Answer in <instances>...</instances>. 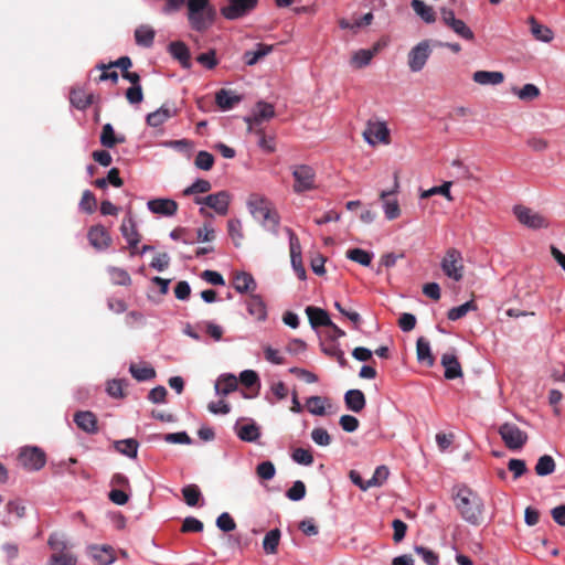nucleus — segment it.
Wrapping results in <instances>:
<instances>
[{"label":"nucleus","mask_w":565,"mask_h":565,"mask_svg":"<svg viewBox=\"0 0 565 565\" xmlns=\"http://www.w3.org/2000/svg\"><path fill=\"white\" fill-rule=\"evenodd\" d=\"M327 399L320 396H311L307 399L308 412L316 416H323L326 414Z\"/></svg>","instance_id":"nucleus-48"},{"label":"nucleus","mask_w":565,"mask_h":565,"mask_svg":"<svg viewBox=\"0 0 565 565\" xmlns=\"http://www.w3.org/2000/svg\"><path fill=\"white\" fill-rule=\"evenodd\" d=\"M216 526L223 532L234 531L236 523L227 512L221 513L216 519Z\"/></svg>","instance_id":"nucleus-60"},{"label":"nucleus","mask_w":565,"mask_h":565,"mask_svg":"<svg viewBox=\"0 0 565 565\" xmlns=\"http://www.w3.org/2000/svg\"><path fill=\"white\" fill-rule=\"evenodd\" d=\"M74 423L87 434H96L98 430L97 417L90 411H79L74 414Z\"/></svg>","instance_id":"nucleus-21"},{"label":"nucleus","mask_w":565,"mask_h":565,"mask_svg":"<svg viewBox=\"0 0 565 565\" xmlns=\"http://www.w3.org/2000/svg\"><path fill=\"white\" fill-rule=\"evenodd\" d=\"M93 96L87 95L82 89H73L71 92L70 100L74 107L77 109H85L92 104Z\"/></svg>","instance_id":"nucleus-44"},{"label":"nucleus","mask_w":565,"mask_h":565,"mask_svg":"<svg viewBox=\"0 0 565 565\" xmlns=\"http://www.w3.org/2000/svg\"><path fill=\"white\" fill-rule=\"evenodd\" d=\"M90 245L97 250H105L111 245V236L103 225H94L87 233Z\"/></svg>","instance_id":"nucleus-14"},{"label":"nucleus","mask_w":565,"mask_h":565,"mask_svg":"<svg viewBox=\"0 0 565 565\" xmlns=\"http://www.w3.org/2000/svg\"><path fill=\"white\" fill-rule=\"evenodd\" d=\"M411 7L426 23L435 22L436 15L433 8L427 6L423 0H413Z\"/></svg>","instance_id":"nucleus-39"},{"label":"nucleus","mask_w":565,"mask_h":565,"mask_svg":"<svg viewBox=\"0 0 565 565\" xmlns=\"http://www.w3.org/2000/svg\"><path fill=\"white\" fill-rule=\"evenodd\" d=\"M365 141L375 146L380 142H390V130L384 121H372L369 120L365 130L363 131Z\"/></svg>","instance_id":"nucleus-11"},{"label":"nucleus","mask_w":565,"mask_h":565,"mask_svg":"<svg viewBox=\"0 0 565 565\" xmlns=\"http://www.w3.org/2000/svg\"><path fill=\"white\" fill-rule=\"evenodd\" d=\"M398 190V181L395 178L394 188L392 190H383L380 193V199L383 201V211L385 217L388 221L395 220L401 215L399 204L396 199H390V196L394 195Z\"/></svg>","instance_id":"nucleus-13"},{"label":"nucleus","mask_w":565,"mask_h":565,"mask_svg":"<svg viewBox=\"0 0 565 565\" xmlns=\"http://www.w3.org/2000/svg\"><path fill=\"white\" fill-rule=\"evenodd\" d=\"M527 22L530 24V32L535 40L544 43H550L553 40V31L546 25L541 24L534 17H530Z\"/></svg>","instance_id":"nucleus-30"},{"label":"nucleus","mask_w":565,"mask_h":565,"mask_svg":"<svg viewBox=\"0 0 565 565\" xmlns=\"http://www.w3.org/2000/svg\"><path fill=\"white\" fill-rule=\"evenodd\" d=\"M242 100L243 97L232 89L222 88L215 94V103L223 111L233 109Z\"/></svg>","instance_id":"nucleus-19"},{"label":"nucleus","mask_w":565,"mask_h":565,"mask_svg":"<svg viewBox=\"0 0 565 565\" xmlns=\"http://www.w3.org/2000/svg\"><path fill=\"white\" fill-rule=\"evenodd\" d=\"M285 232L289 238V248H290V258L291 263H295V259L301 258V246L297 235L292 232L291 228L285 227Z\"/></svg>","instance_id":"nucleus-50"},{"label":"nucleus","mask_w":565,"mask_h":565,"mask_svg":"<svg viewBox=\"0 0 565 565\" xmlns=\"http://www.w3.org/2000/svg\"><path fill=\"white\" fill-rule=\"evenodd\" d=\"M234 429H235L237 437L241 440L246 441V443H255L260 437V428L252 419H249L245 423L237 422L235 424Z\"/></svg>","instance_id":"nucleus-17"},{"label":"nucleus","mask_w":565,"mask_h":565,"mask_svg":"<svg viewBox=\"0 0 565 565\" xmlns=\"http://www.w3.org/2000/svg\"><path fill=\"white\" fill-rule=\"evenodd\" d=\"M472 310H477V306L473 300H469L458 307L451 308L447 313V318L451 321H456L463 318L469 311Z\"/></svg>","instance_id":"nucleus-45"},{"label":"nucleus","mask_w":565,"mask_h":565,"mask_svg":"<svg viewBox=\"0 0 565 565\" xmlns=\"http://www.w3.org/2000/svg\"><path fill=\"white\" fill-rule=\"evenodd\" d=\"M274 50V45L257 43L254 50L244 52L243 61L247 66L257 64L262 58L270 54Z\"/></svg>","instance_id":"nucleus-24"},{"label":"nucleus","mask_w":565,"mask_h":565,"mask_svg":"<svg viewBox=\"0 0 565 565\" xmlns=\"http://www.w3.org/2000/svg\"><path fill=\"white\" fill-rule=\"evenodd\" d=\"M417 360L433 366L435 360L431 354L430 344L425 338H419L416 343Z\"/></svg>","instance_id":"nucleus-38"},{"label":"nucleus","mask_w":565,"mask_h":565,"mask_svg":"<svg viewBox=\"0 0 565 565\" xmlns=\"http://www.w3.org/2000/svg\"><path fill=\"white\" fill-rule=\"evenodd\" d=\"M441 269L444 274L455 280L460 281L463 277V264H462V255L456 248H449L446 252L445 257L441 260Z\"/></svg>","instance_id":"nucleus-6"},{"label":"nucleus","mask_w":565,"mask_h":565,"mask_svg":"<svg viewBox=\"0 0 565 565\" xmlns=\"http://www.w3.org/2000/svg\"><path fill=\"white\" fill-rule=\"evenodd\" d=\"M211 182L204 179H198L190 186L183 190V195L189 196L196 193H206L211 190Z\"/></svg>","instance_id":"nucleus-52"},{"label":"nucleus","mask_w":565,"mask_h":565,"mask_svg":"<svg viewBox=\"0 0 565 565\" xmlns=\"http://www.w3.org/2000/svg\"><path fill=\"white\" fill-rule=\"evenodd\" d=\"M450 186H451V182L450 181H446V182H444L439 186H433V188H430L428 190L423 191L420 193V199H427V198H430L433 195L440 194V195L446 196L447 200L451 201L452 198H451V194H450Z\"/></svg>","instance_id":"nucleus-49"},{"label":"nucleus","mask_w":565,"mask_h":565,"mask_svg":"<svg viewBox=\"0 0 565 565\" xmlns=\"http://www.w3.org/2000/svg\"><path fill=\"white\" fill-rule=\"evenodd\" d=\"M258 0H228V4L221 9L224 18L237 20L247 15L257 6Z\"/></svg>","instance_id":"nucleus-12"},{"label":"nucleus","mask_w":565,"mask_h":565,"mask_svg":"<svg viewBox=\"0 0 565 565\" xmlns=\"http://www.w3.org/2000/svg\"><path fill=\"white\" fill-rule=\"evenodd\" d=\"M147 207L154 214L173 216L178 211V203L171 199H153L147 202Z\"/></svg>","instance_id":"nucleus-18"},{"label":"nucleus","mask_w":565,"mask_h":565,"mask_svg":"<svg viewBox=\"0 0 565 565\" xmlns=\"http://www.w3.org/2000/svg\"><path fill=\"white\" fill-rule=\"evenodd\" d=\"M182 494L185 500V503L190 507H194L198 504L201 498V491L195 484H188L182 489Z\"/></svg>","instance_id":"nucleus-51"},{"label":"nucleus","mask_w":565,"mask_h":565,"mask_svg":"<svg viewBox=\"0 0 565 565\" xmlns=\"http://www.w3.org/2000/svg\"><path fill=\"white\" fill-rule=\"evenodd\" d=\"M129 372L139 382L149 381L156 376L154 369L147 365L130 364Z\"/></svg>","instance_id":"nucleus-43"},{"label":"nucleus","mask_w":565,"mask_h":565,"mask_svg":"<svg viewBox=\"0 0 565 565\" xmlns=\"http://www.w3.org/2000/svg\"><path fill=\"white\" fill-rule=\"evenodd\" d=\"M511 92L513 95H515L519 99L523 102H531L536 99L541 90L540 88L534 84H525L523 87L519 88L516 86L511 88Z\"/></svg>","instance_id":"nucleus-36"},{"label":"nucleus","mask_w":565,"mask_h":565,"mask_svg":"<svg viewBox=\"0 0 565 565\" xmlns=\"http://www.w3.org/2000/svg\"><path fill=\"white\" fill-rule=\"evenodd\" d=\"M126 384L125 380H110L107 382L106 392L113 398H122L124 394V385Z\"/></svg>","instance_id":"nucleus-54"},{"label":"nucleus","mask_w":565,"mask_h":565,"mask_svg":"<svg viewBox=\"0 0 565 565\" xmlns=\"http://www.w3.org/2000/svg\"><path fill=\"white\" fill-rule=\"evenodd\" d=\"M110 280L114 285L118 286H129L131 284V278L128 271L120 267L109 266L107 268Z\"/></svg>","instance_id":"nucleus-42"},{"label":"nucleus","mask_w":565,"mask_h":565,"mask_svg":"<svg viewBox=\"0 0 565 565\" xmlns=\"http://www.w3.org/2000/svg\"><path fill=\"white\" fill-rule=\"evenodd\" d=\"M280 537H281V532L279 529H273L266 533V535L263 540V548L266 554L277 553Z\"/></svg>","instance_id":"nucleus-40"},{"label":"nucleus","mask_w":565,"mask_h":565,"mask_svg":"<svg viewBox=\"0 0 565 565\" xmlns=\"http://www.w3.org/2000/svg\"><path fill=\"white\" fill-rule=\"evenodd\" d=\"M139 444L134 438L116 440L114 443V448L120 452L121 455L128 458H136L138 454Z\"/></svg>","instance_id":"nucleus-35"},{"label":"nucleus","mask_w":565,"mask_h":565,"mask_svg":"<svg viewBox=\"0 0 565 565\" xmlns=\"http://www.w3.org/2000/svg\"><path fill=\"white\" fill-rule=\"evenodd\" d=\"M347 257L362 266H369L372 262L373 254L361 248H352L347 252Z\"/></svg>","instance_id":"nucleus-47"},{"label":"nucleus","mask_w":565,"mask_h":565,"mask_svg":"<svg viewBox=\"0 0 565 565\" xmlns=\"http://www.w3.org/2000/svg\"><path fill=\"white\" fill-rule=\"evenodd\" d=\"M120 232L124 238L127 241L129 248L131 249L130 254L135 255L137 245L140 242V235L137 231L136 223L130 214L124 217L122 223L120 225Z\"/></svg>","instance_id":"nucleus-15"},{"label":"nucleus","mask_w":565,"mask_h":565,"mask_svg":"<svg viewBox=\"0 0 565 565\" xmlns=\"http://www.w3.org/2000/svg\"><path fill=\"white\" fill-rule=\"evenodd\" d=\"M257 476L264 480H271L275 477L276 468L269 460L260 462L256 468Z\"/></svg>","instance_id":"nucleus-59"},{"label":"nucleus","mask_w":565,"mask_h":565,"mask_svg":"<svg viewBox=\"0 0 565 565\" xmlns=\"http://www.w3.org/2000/svg\"><path fill=\"white\" fill-rule=\"evenodd\" d=\"M188 20L198 32L207 30L214 22L216 11L210 0H188Z\"/></svg>","instance_id":"nucleus-3"},{"label":"nucleus","mask_w":565,"mask_h":565,"mask_svg":"<svg viewBox=\"0 0 565 565\" xmlns=\"http://www.w3.org/2000/svg\"><path fill=\"white\" fill-rule=\"evenodd\" d=\"M441 365L445 367V377L447 380L462 376L461 365L454 353H445L441 356Z\"/></svg>","instance_id":"nucleus-25"},{"label":"nucleus","mask_w":565,"mask_h":565,"mask_svg":"<svg viewBox=\"0 0 565 565\" xmlns=\"http://www.w3.org/2000/svg\"><path fill=\"white\" fill-rule=\"evenodd\" d=\"M344 403L349 411L360 413L365 407L366 399L361 390H349L344 394Z\"/></svg>","instance_id":"nucleus-28"},{"label":"nucleus","mask_w":565,"mask_h":565,"mask_svg":"<svg viewBox=\"0 0 565 565\" xmlns=\"http://www.w3.org/2000/svg\"><path fill=\"white\" fill-rule=\"evenodd\" d=\"M77 558L66 552H56L50 557V565H76Z\"/></svg>","instance_id":"nucleus-53"},{"label":"nucleus","mask_w":565,"mask_h":565,"mask_svg":"<svg viewBox=\"0 0 565 565\" xmlns=\"http://www.w3.org/2000/svg\"><path fill=\"white\" fill-rule=\"evenodd\" d=\"M233 287L238 294H254L257 288V282L254 277L246 273H236L233 280Z\"/></svg>","instance_id":"nucleus-22"},{"label":"nucleus","mask_w":565,"mask_h":565,"mask_svg":"<svg viewBox=\"0 0 565 565\" xmlns=\"http://www.w3.org/2000/svg\"><path fill=\"white\" fill-rule=\"evenodd\" d=\"M241 383L246 387L259 386V376L253 370H245L239 374Z\"/></svg>","instance_id":"nucleus-64"},{"label":"nucleus","mask_w":565,"mask_h":565,"mask_svg":"<svg viewBox=\"0 0 565 565\" xmlns=\"http://www.w3.org/2000/svg\"><path fill=\"white\" fill-rule=\"evenodd\" d=\"M154 35V30L147 24H142L135 30V41L139 46L151 47Z\"/></svg>","instance_id":"nucleus-33"},{"label":"nucleus","mask_w":565,"mask_h":565,"mask_svg":"<svg viewBox=\"0 0 565 565\" xmlns=\"http://www.w3.org/2000/svg\"><path fill=\"white\" fill-rule=\"evenodd\" d=\"M504 445L510 450L521 449L527 441V434L513 423H504L498 430Z\"/></svg>","instance_id":"nucleus-5"},{"label":"nucleus","mask_w":565,"mask_h":565,"mask_svg":"<svg viewBox=\"0 0 565 565\" xmlns=\"http://www.w3.org/2000/svg\"><path fill=\"white\" fill-rule=\"evenodd\" d=\"M122 142H125V137L124 136L116 137L114 127L111 124H105L103 126L102 134H100V143L104 147L113 148L117 143H122Z\"/></svg>","instance_id":"nucleus-37"},{"label":"nucleus","mask_w":565,"mask_h":565,"mask_svg":"<svg viewBox=\"0 0 565 565\" xmlns=\"http://www.w3.org/2000/svg\"><path fill=\"white\" fill-rule=\"evenodd\" d=\"M168 51L175 60H178L180 62V64L183 67H185V68L190 67V65H191L190 51L183 42H181V41L171 42L168 46Z\"/></svg>","instance_id":"nucleus-31"},{"label":"nucleus","mask_w":565,"mask_h":565,"mask_svg":"<svg viewBox=\"0 0 565 565\" xmlns=\"http://www.w3.org/2000/svg\"><path fill=\"white\" fill-rule=\"evenodd\" d=\"M311 439L319 446H329L331 444V437L327 429L324 428H315L311 431Z\"/></svg>","instance_id":"nucleus-63"},{"label":"nucleus","mask_w":565,"mask_h":565,"mask_svg":"<svg viewBox=\"0 0 565 565\" xmlns=\"http://www.w3.org/2000/svg\"><path fill=\"white\" fill-rule=\"evenodd\" d=\"M247 209L252 216L260 223V225L275 236L278 235L280 217L270 203L263 196L252 195L247 201Z\"/></svg>","instance_id":"nucleus-2"},{"label":"nucleus","mask_w":565,"mask_h":565,"mask_svg":"<svg viewBox=\"0 0 565 565\" xmlns=\"http://www.w3.org/2000/svg\"><path fill=\"white\" fill-rule=\"evenodd\" d=\"M377 52H379V45H375L371 50L361 49V50H359V51L353 53V55L351 57V64L355 68L365 67V66H367L371 63L373 56Z\"/></svg>","instance_id":"nucleus-34"},{"label":"nucleus","mask_w":565,"mask_h":565,"mask_svg":"<svg viewBox=\"0 0 565 565\" xmlns=\"http://www.w3.org/2000/svg\"><path fill=\"white\" fill-rule=\"evenodd\" d=\"M295 180L294 191L303 193L316 188V171L308 164H296L291 168Z\"/></svg>","instance_id":"nucleus-4"},{"label":"nucleus","mask_w":565,"mask_h":565,"mask_svg":"<svg viewBox=\"0 0 565 565\" xmlns=\"http://www.w3.org/2000/svg\"><path fill=\"white\" fill-rule=\"evenodd\" d=\"M95 207L96 199L94 194L89 190H85L79 202V209L90 214L95 211Z\"/></svg>","instance_id":"nucleus-62"},{"label":"nucleus","mask_w":565,"mask_h":565,"mask_svg":"<svg viewBox=\"0 0 565 565\" xmlns=\"http://www.w3.org/2000/svg\"><path fill=\"white\" fill-rule=\"evenodd\" d=\"M20 463L28 470L36 471L46 462L45 454L39 447H24L19 454Z\"/></svg>","instance_id":"nucleus-10"},{"label":"nucleus","mask_w":565,"mask_h":565,"mask_svg":"<svg viewBox=\"0 0 565 565\" xmlns=\"http://www.w3.org/2000/svg\"><path fill=\"white\" fill-rule=\"evenodd\" d=\"M513 213L522 225L531 230L546 228L548 226V221L543 214L524 205H515Z\"/></svg>","instance_id":"nucleus-8"},{"label":"nucleus","mask_w":565,"mask_h":565,"mask_svg":"<svg viewBox=\"0 0 565 565\" xmlns=\"http://www.w3.org/2000/svg\"><path fill=\"white\" fill-rule=\"evenodd\" d=\"M454 502L465 522L479 526L483 522L484 503L481 497L466 486L454 489Z\"/></svg>","instance_id":"nucleus-1"},{"label":"nucleus","mask_w":565,"mask_h":565,"mask_svg":"<svg viewBox=\"0 0 565 565\" xmlns=\"http://www.w3.org/2000/svg\"><path fill=\"white\" fill-rule=\"evenodd\" d=\"M414 551L427 565H438L439 556L433 550L425 546H415Z\"/></svg>","instance_id":"nucleus-57"},{"label":"nucleus","mask_w":565,"mask_h":565,"mask_svg":"<svg viewBox=\"0 0 565 565\" xmlns=\"http://www.w3.org/2000/svg\"><path fill=\"white\" fill-rule=\"evenodd\" d=\"M275 117V108L271 104L259 100L252 115L246 116L244 121L247 124V130L252 132L256 128H260L264 121H268Z\"/></svg>","instance_id":"nucleus-9"},{"label":"nucleus","mask_w":565,"mask_h":565,"mask_svg":"<svg viewBox=\"0 0 565 565\" xmlns=\"http://www.w3.org/2000/svg\"><path fill=\"white\" fill-rule=\"evenodd\" d=\"M217 395H227L237 388V377L233 374H222L214 385Z\"/></svg>","instance_id":"nucleus-32"},{"label":"nucleus","mask_w":565,"mask_h":565,"mask_svg":"<svg viewBox=\"0 0 565 565\" xmlns=\"http://www.w3.org/2000/svg\"><path fill=\"white\" fill-rule=\"evenodd\" d=\"M292 460L299 465L310 466L313 462V456L305 448H296L291 455Z\"/></svg>","instance_id":"nucleus-61"},{"label":"nucleus","mask_w":565,"mask_h":565,"mask_svg":"<svg viewBox=\"0 0 565 565\" xmlns=\"http://www.w3.org/2000/svg\"><path fill=\"white\" fill-rule=\"evenodd\" d=\"M231 196L226 191H220L205 196L206 206L214 210L220 215L228 212Z\"/></svg>","instance_id":"nucleus-20"},{"label":"nucleus","mask_w":565,"mask_h":565,"mask_svg":"<svg viewBox=\"0 0 565 565\" xmlns=\"http://www.w3.org/2000/svg\"><path fill=\"white\" fill-rule=\"evenodd\" d=\"M306 313L313 329H317L318 327H329L332 324L328 312L321 308L308 306L306 308Z\"/></svg>","instance_id":"nucleus-27"},{"label":"nucleus","mask_w":565,"mask_h":565,"mask_svg":"<svg viewBox=\"0 0 565 565\" xmlns=\"http://www.w3.org/2000/svg\"><path fill=\"white\" fill-rule=\"evenodd\" d=\"M458 36L467 41H473L475 34L472 30L460 19L449 26Z\"/></svg>","instance_id":"nucleus-56"},{"label":"nucleus","mask_w":565,"mask_h":565,"mask_svg":"<svg viewBox=\"0 0 565 565\" xmlns=\"http://www.w3.org/2000/svg\"><path fill=\"white\" fill-rule=\"evenodd\" d=\"M556 465L552 456L543 455L537 459L535 465V472L540 477L552 475L555 471Z\"/></svg>","instance_id":"nucleus-41"},{"label":"nucleus","mask_w":565,"mask_h":565,"mask_svg":"<svg viewBox=\"0 0 565 565\" xmlns=\"http://www.w3.org/2000/svg\"><path fill=\"white\" fill-rule=\"evenodd\" d=\"M306 495V486L302 481L297 480L287 490L286 497L291 501H300Z\"/></svg>","instance_id":"nucleus-58"},{"label":"nucleus","mask_w":565,"mask_h":565,"mask_svg":"<svg viewBox=\"0 0 565 565\" xmlns=\"http://www.w3.org/2000/svg\"><path fill=\"white\" fill-rule=\"evenodd\" d=\"M247 312L257 321L263 322L267 319V307L262 298L257 294H250L245 300Z\"/></svg>","instance_id":"nucleus-16"},{"label":"nucleus","mask_w":565,"mask_h":565,"mask_svg":"<svg viewBox=\"0 0 565 565\" xmlns=\"http://www.w3.org/2000/svg\"><path fill=\"white\" fill-rule=\"evenodd\" d=\"M177 110L168 105H162L157 110L150 113L147 115L146 121L150 127H160L163 125L168 119L175 116Z\"/></svg>","instance_id":"nucleus-23"},{"label":"nucleus","mask_w":565,"mask_h":565,"mask_svg":"<svg viewBox=\"0 0 565 565\" xmlns=\"http://www.w3.org/2000/svg\"><path fill=\"white\" fill-rule=\"evenodd\" d=\"M472 79L479 85H499L504 81V75L499 71H477Z\"/></svg>","instance_id":"nucleus-29"},{"label":"nucleus","mask_w":565,"mask_h":565,"mask_svg":"<svg viewBox=\"0 0 565 565\" xmlns=\"http://www.w3.org/2000/svg\"><path fill=\"white\" fill-rule=\"evenodd\" d=\"M213 163H214V157L207 152V151H199L196 157H195V160H194V164L198 169H201V170H204V171H209L212 169L213 167Z\"/></svg>","instance_id":"nucleus-55"},{"label":"nucleus","mask_w":565,"mask_h":565,"mask_svg":"<svg viewBox=\"0 0 565 565\" xmlns=\"http://www.w3.org/2000/svg\"><path fill=\"white\" fill-rule=\"evenodd\" d=\"M89 555L99 565H110L115 562L114 551L109 545H93L89 547Z\"/></svg>","instance_id":"nucleus-26"},{"label":"nucleus","mask_w":565,"mask_h":565,"mask_svg":"<svg viewBox=\"0 0 565 565\" xmlns=\"http://www.w3.org/2000/svg\"><path fill=\"white\" fill-rule=\"evenodd\" d=\"M228 235L233 239L234 245L239 247L244 239L242 222L238 218H232L227 222Z\"/></svg>","instance_id":"nucleus-46"},{"label":"nucleus","mask_w":565,"mask_h":565,"mask_svg":"<svg viewBox=\"0 0 565 565\" xmlns=\"http://www.w3.org/2000/svg\"><path fill=\"white\" fill-rule=\"evenodd\" d=\"M431 54L430 41L423 40L411 49L407 55V65L413 73L420 72Z\"/></svg>","instance_id":"nucleus-7"}]
</instances>
